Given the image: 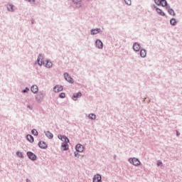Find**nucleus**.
<instances>
[{
    "label": "nucleus",
    "instance_id": "nucleus-1",
    "mask_svg": "<svg viewBox=\"0 0 182 182\" xmlns=\"http://www.w3.org/2000/svg\"><path fill=\"white\" fill-rule=\"evenodd\" d=\"M129 163L131 164H133L134 166H140V161L136 158L129 159Z\"/></svg>",
    "mask_w": 182,
    "mask_h": 182
},
{
    "label": "nucleus",
    "instance_id": "nucleus-2",
    "mask_svg": "<svg viewBox=\"0 0 182 182\" xmlns=\"http://www.w3.org/2000/svg\"><path fill=\"white\" fill-rule=\"evenodd\" d=\"M95 46L98 49H103V43L100 40L96 41Z\"/></svg>",
    "mask_w": 182,
    "mask_h": 182
},
{
    "label": "nucleus",
    "instance_id": "nucleus-3",
    "mask_svg": "<svg viewBox=\"0 0 182 182\" xmlns=\"http://www.w3.org/2000/svg\"><path fill=\"white\" fill-rule=\"evenodd\" d=\"M64 77L67 82H69V83H73V79L69 76V74L65 73L64 74Z\"/></svg>",
    "mask_w": 182,
    "mask_h": 182
},
{
    "label": "nucleus",
    "instance_id": "nucleus-4",
    "mask_svg": "<svg viewBox=\"0 0 182 182\" xmlns=\"http://www.w3.org/2000/svg\"><path fill=\"white\" fill-rule=\"evenodd\" d=\"M102 181V176L100 174H96L93 177V182H100Z\"/></svg>",
    "mask_w": 182,
    "mask_h": 182
},
{
    "label": "nucleus",
    "instance_id": "nucleus-5",
    "mask_svg": "<svg viewBox=\"0 0 182 182\" xmlns=\"http://www.w3.org/2000/svg\"><path fill=\"white\" fill-rule=\"evenodd\" d=\"M62 90H63V86L57 85L54 87V92L55 93H59V92H62Z\"/></svg>",
    "mask_w": 182,
    "mask_h": 182
},
{
    "label": "nucleus",
    "instance_id": "nucleus-6",
    "mask_svg": "<svg viewBox=\"0 0 182 182\" xmlns=\"http://www.w3.org/2000/svg\"><path fill=\"white\" fill-rule=\"evenodd\" d=\"M58 139L60 141H64V143H69V139H68V137H66L65 136L58 135Z\"/></svg>",
    "mask_w": 182,
    "mask_h": 182
},
{
    "label": "nucleus",
    "instance_id": "nucleus-7",
    "mask_svg": "<svg viewBox=\"0 0 182 182\" xmlns=\"http://www.w3.org/2000/svg\"><path fill=\"white\" fill-rule=\"evenodd\" d=\"M27 156L31 160H36V155L32 152H28Z\"/></svg>",
    "mask_w": 182,
    "mask_h": 182
},
{
    "label": "nucleus",
    "instance_id": "nucleus-8",
    "mask_svg": "<svg viewBox=\"0 0 182 182\" xmlns=\"http://www.w3.org/2000/svg\"><path fill=\"white\" fill-rule=\"evenodd\" d=\"M133 49L135 52H139V50H140V44L135 43L133 45Z\"/></svg>",
    "mask_w": 182,
    "mask_h": 182
},
{
    "label": "nucleus",
    "instance_id": "nucleus-9",
    "mask_svg": "<svg viewBox=\"0 0 182 182\" xmlns=\"http://www.w3.org/2000/svg\"><path fill=\"white\" fill-rule=\"evenodd\" d=\"M75 150L79 153H82L83 151V146L80 144H77L75 146Z\"/></svg>",
    "mask_w": 182,
    "mask_h": 182
},
{
    "label": "nucleus",
    "instance_id": "nucleus-10",
    "mask_svg": "<svg viewBox=\"0 0 182 182\" xmlns=\"http://www.w3.org/2000/svg\"><path fill=\"white\" fill-rule=\"evenodd\" d=\"M43 60V57L42 55H39L37 60V62L39 65V66H42L43 62L42 61Z\"/></svg>",
    "mask_w": 182,
    "mask_h": 182
},
{
    "label": "nucleus",
    "instance_id": "nucleus-11",
    "mask_svg": "<svg viewBox=\"0 0 182 182\" xmlns=\"http://www.w3.org/2000/svg\"><path fill=\"white\" fill-rule=\"evenodd\" d=\"M38 146L41 149H46L48 147V145H46V143L43 141H40L38 143Z\"/></svg>",
    "mask_w": 182,
    "mask_h": 182
},
{
    "label": "nucleus",
    "instance_id": "nucleus-12",
    "mask_svg": "<svg viewBox=\"0 0 182 182\" xmlns=\"http://www.w3.org/2000/svg\"><path fill=\"white\" fill-rule=\"evenodd\" d=\"M82 97V93L77 92V93L73 95V99L74 100H77V97Z\"/></svg>",
    "mask_w": 182,
    "mask_h": 182
},
{
    "label": "nucleus",
    "instance_id": "nucleus-13",
    "mask_svg": "<svg viewBox=\"0 0 182 182\" xmlns=\"http://www.w3.org/2000/svg\"><path fill=\"white\" fill-rule=\"evenodd\" d=\"M68 143H69V142H63V144L61 146L63 150L66 151V150H68V149H69Z\"/></svg>",
    "mask_w": 182,
    "mask_h": 182
},
{
    "label": "nucleus",
    "instance_id": "nucleus-14",
    "mask_svg": "<svg viewBox=\"0 0 182 182\" xmlns=\"http://www.w3.org/2000/svg\"><path fill=\"white\" fill-rule=\"evenodd\" d=\"M146 55H147V53L146 52V50L144 49L141 50L140 51L141 58H146Z\"/></svg>",
    "mask_w": 182,
    "mask_h": 182
},
{
    "label": "nucleus",
    "instance_id": "nucleus-15",
    "mask_svg": "<svg viewBox=\"0 0 182 182\" xmlns=\"http://www.w3.org/2000/svg\"><path fill=\"white\" fill-rule=\"evenodd\" d=\"M43 65H45L46 68H52V62L49 60H46L43 63Z\"/></svg>",
    "mask_w": 182,
    "mask_h": 182
},
{
    "label": "nucleus",
    "instance_id": "nucleus-16",
    "mask_svg": "<svg viewBox=\"0 0 182 182\" xmlns=\"http://www.w3.org/2000/svg\"><path fill=\"white\" fill-rule=\"evenodd\" d=\"M100 32V29L97 28V29H92L91 30V35H97Z\"/></svg>",
    "mask_w": 182,
    "mask_h": 182
},
{
    "label": "nucleus",
    "instance_id": "nucleus-17",
    "mask_svg": "<svg viewBox=\"0 0 182 182\" xmlns=\"http://www.w3.org/2000/svg\"><path fill=\"white\" fill-rule=\"evenodd\" d=\"M38 86H36V85H33V86L31 87V92H32L33 93H38Z\"/></svg>",
    "mask_w": 182,
    "mask_h": 182
},
{
    "label": "nucleus",
    "instance_id": "nucleus-18",
    "mask_svg": "<svg viewBox=\"0 0 182 182\" xmlns=\"http://www.w3.org/2000/svg\"><path fill=\"white\" fill-rule=\"evenodd\" d=\"M46 136H47L48 139H53V134L50 133L49 131L46 132Z\"/></svg>",
    "mask_w": 182,
    "mask_h": 182
},
{
    "label": "nucleus",
    "instance_id": "nucleus-19",
    "mask_svg": "<svg viewBox=\"0 0 182 182\" xmlns=\"http://www.w3.org/2000/svg\"><path fill=\"white\" fill-rule=\"evenodd\" d=\"M36 99V100H38V102H41V100H42V99H43V95H42V94L37 95Z\"/></svg>",
    "mask_w": 182,
    "mask_h": 182
},
{
    "label": "nucleus",
    "instance_id": "nucleus-20",
    "mask_svg": "<svg viewBox=\"0 0 182 182\" xmlns=\"http://www.w3.org/2000/svg\"><path fill=\"white\" fill-rule=\"evenodd\" d=\"M26 139L28 141H30V143H33V136H32V135H27Z\"/></svg>",
    "mask_w": 182,
    "mask_h": 182
},
{
    "label": "nucleus",
    "instance_id": "nucleus-21",
    "mask_svg": "<svg viewBox=\"0 0 182 182\" xmlns=\"http://www.w3.org/2000/svg\"><path fill=\"white\" fill-rule=\"evenodd\" d=\"M156 12L159 14V15H161V16H164L166 15V14H164V12H163V11L159 8L156 9Z\"/></svg>",
    "mask_w": 182,
    "mask_h": 182
},
{
    "label": "nucleus",
    "instance_id": "nucleus-22",
    "mask_svg": "<svg viewBox=\"0 0 182 182\" xmlns=\"http://www.w3.org/2000/svg\"><path fill=\"white\" fill-rule=\"evenodd\" d=\"M168 12L169 15H172V16H174L176 15V13H174V10H173V9H169L168 10Z\"/></svg>",
    "mask_w": 182,
    "mask_h": 182
},
{
    "label": "nucleus",
    "instance_id": "nucleus-23",
    "mask_svg": "<svg viewBox=\"0 0 182 182\" xmlns=\"http://www.w3.org/2000/svg\"><path fill=\"white\" fill-rule=\"evenodd\" d=\"M89 119H91V120L96 119V115L94 114H90L88 116Z\"/></svg>",
    "mask_w": 182,
    "mask_h": 182
},
{
    "label": "nucleus",
    "instance_id": "nucleus-24",
    "mask_svg": "<svg viewBox=\"0 0 182 182\" xmlns=\"http://www.w3.org/2000/svg\"><path fill=\"white\" fill-rule=\"evenodd\" d=\"M160 5L162 6H167V1L166 0H161Z\"/></svg>",
    "mask_w": 182,
    "mask_h": 182
},
{
    "label": "nucleus",
    "instance_id": "nucleus-25",
    "mask_svg": "<svg viewBox=\"0 0 182 182\" xmlns=\"http://www.w3.org/2000/svg\"><path fill=\"white\" fill-rule=\"evenodd\" d=\"M7 9H8L9 11H11V12H13V11H14V5H11V4L9 5V6H7Z\"/></svg>",
    "mask_w": 182,
    "mask_h": 182
},
{
    "label": "nucleus",
    "instance_id": "nucleus-26",
    "mask_svg": "<svg viewBox=\"0 0 182 182\" xmlns=\"http://www.w3.org/2000/svg\"><path fill=\"white\" fill-rule=\"evenodd\" d=\"M171 25H176V23H177V21H176V18H172L170 21Z\"/></svg>",
    "mask_w": 182,
    "mask_h": 182
},
{
    "label": "nucleus",
    "instance_id": "nucleus-27",
    "mask_svg": "<svg viewBox=\"0 0 182 182\" xmlns=\"http://www.w3.org/2000/svg\"><path fill=\"white\" fill-rule=\"evenodd\" d=\"M65 96H66V95L65 94V92H61V93L60 94V97L61 99H65Z\"/></svg>",
    "mask_w": 182,
    "mask_h": 182
},
{
    "label": "nucleus",
    "instance_id": "nucleus-28",
    "mask_svg": "<svg viewBox=\"0 0 182 182\" xmlns=\"http://www.w3.org/2000/svg\"><path fill=\"white\" fill-rule=\"evenodd\" d=\"M16 155H17L18 157H21V158L23 157V155L22 154V152H21V151H17V152H16Z\"/></svg>",
    "mask_w": 182,
    "mask_h": 182
},
{
    "label": "nucleus",
    "instance_id": "nucleus-29",
    "mask_svg": "<svg viewBox=\"0 0 182 182\" xmlns=\"http://www.w3.org/2000/svg\"><path fill=\"white\" fill-rule=\"evenodd\" d=\"M32 134H33L34 136H38V131H36V129H33Z\"/></svg>",
    "mask_w": 182,
    "mask_h": 182
},
{
    "label": "nucleus",
    "instance_id": "nucleus-30",
    "mask_svg": "<svg viewBox=\"0 0 182 182\" xmlns=\"http://www.w3.org/2000/svg\"><path fill=\"white\" fill-rule=\"evenodd\" d=\"M127 5H132V0H124Z\"/></svg>",
    "mask_w": 182,
    "mask_h": 182
},
{
    "label": "nucleus",
    "instance_id": "nucleus-31",
    "mask_svg": "<svg viewBox=\"0 0 182 182\" xmlns=\"http://www.w3.org/2000/svg\"><path fill=\"white\" fill-rule=\"evenodd\" d=\"M82 0H73V2L74 4H80V2H82Z\"/></svg>",
    "mask_w": 182,
    "mask_h": 182
},
{
    "label": "nucleus",
    "instance_id": "nucleus-32",
    "mask_svg": "<svg viewBox=\"0 0 182 182\" xmlns=\"http://www.w3.org/2000/svg\"><path fill=\"white\" fill-rule=\"evenodd\" d=\"M154 2L156 4H157L158 6H160V4L161 2V0H154Z\"/></svg>",
    "mask_w": 182,
    "mask_h": 182
},
{
    "label": "nucleus",
    "instance_id": "nucleus-33",
    "mask_svg": "<svg viewBox=\"0 0 182 182\" xmlns=\"http://www.w3.org/2000/svg\"><path fill=\"white\" fill-rule=\"evenodd\" d=\"M161 164H163V163H161V161H157V166H161Z\"/></svg>",
    "mask_w": 182,
    "mask_h": 182
},
{
    "label": "nucleus",
    "instance_id": "nucleus-34",
    "mask_svg": "<svg viewBox=\"0 0 182 182\" xmlns=\"http://www.w3.org/2000/svg\"><path fill=\"white\" fill-rule=\"evenodd\" d=\"M23 93H26V92H29L28 88H26L25 90H23Z\"/></svg>",
    "mask_w": 182,
    "mask_h": 182
},
{
    "label": "nucleus",
    "instance_id": "nucleus-35",
    "mask_svg": "<svg viewBox=\"0 0 182 182\" xmlns=\"http://www.w3.org/2000/svg\"><path fill=\"white\" fill-rule=\"evenodd\" d=\"M176 133V136H180V133H178V132H177Z\"/></svg>",
    "mask_w": 182,
    "mask_h": 182
},
{
    "label": "nucleus",
    "instance_id": "nucleus-36",
    "mask_svg": "<svg viewBox=\"0 0 182 182\" xmlns=\"http://www.w3.org/2000/svg\"><path fill=\"white\" fill-rule=\"evenodd\" d=\"M27 1H28V2H31V1H32V0H27Z\"/></svg>",
    "mask_w": 182,
    "mask_h": 182
}]
</instances>
